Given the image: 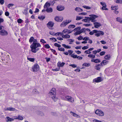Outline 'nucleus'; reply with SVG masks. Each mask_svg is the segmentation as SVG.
<instances>
[{"label": "nucleus", "mask_w": 122, "mask_h": 122, "mask_svg": "<svg viewBox=\"0 0 122 122\" xmlns=\"http://www.w3.org/2000/svg\"><path fill=\"white\" fill-rule=\"evenodd\" d=\"M37 40L34 39L33 44L30 45L31 51L32 52L36 53L40 49L38 47L41 46V45L39 43H37Z\"/></svg>", "instance_id": "nucleus-1"}, {"label": "nucleus", "mask_w": 122, "mask_h": 122, "mask_svg": "<svg viewBox=\"0 0 122 122\" xmlns=\"http://www.w3.org/2000/svg\"><path fill=\"white\" fill-rule=\"evenodd\" d=\"M56 92L55 89L53 88L49 93V96L52 98L55 102H56L58 100L57 98L56 97Z\"/></svg>", "instance_id": "nucleus-2"}, {"label": "nucleus", "mask_w": 122, "mask_h": 122, "mask_svg": "<svg viewBox=\"0 0 122 122\" xmlns=\"http://www.w3.org/2000/svg\"><path fill=\"white\" fill-rule=\"evenodd\" d=\"M39 66L37 64H36L34 65L32 67L33 71L36 72L38 71L39 70Z\"/></svg>", "instance_id": "nucleus-3"}, {"label": "nucleus", "mask_w": 122, "mask_h": 122, "mask_svg": "<svg viewBox=\"0 0 122 122\" xmlns=\"http://www.w3.org/2000/svg\"><path fill=\"white\" fill-rule=\"evenodd\" d=\"M102 80L103 79L101 77H98L94 79L93 80V82L98 83L101 82Z\"/></svg>", "instance_id": "nucleus-4"}, {"label": "nucleus", "mask_w": 122, "mask_h": 122, "mask_svg": "<svg viewBox=\"0 0 122 122\" xmlns=\"http://www.w3.org/2000/svg\"><path fill=\"white\" fill-rule=\"evenodd\" d=\"M0 31V35L2 36H6L8 35V33L7 31L2 29Z\"/></svg>", "instance_id": "nucleus-5"}, {"label": "nucleus", "mask_w": 122, "mask_h": 122, "mask_svg": "<svg viewBox=\"0 0 122 122\" xmlns=\"http://www.w3.org/2000/svg\"><path fill=\"white\" fill-rule=\"evenodd\" d=\"M63 19V18L62 16H56L55 18V20L58 22H61Z\"/></svg>", "instance_id": "nucleus-6"}, {"label": "nucleus", "mask_w": 122, "mask_h": 122, "mask_svg": "<svg viewBox=\"0 0 122 122\" xmlns=\"http://www.w3.org/2000/svg\"><path fill=\"white\" fill-rule=\"evenodd\" d=\"M97 33L95 34V36H97L98 37L100 36V35H103L104 34V32L102 31H98L97 30Z\"/></svg>", "instance_id": "nucleus-7"}, {"label": "nucleus", "mask_w": 122, "mask_h": 122, "mask_svg": "<svg viewBox=\"0 0 122 122\" xmlns=\"http://www.w3.org/2000/svg\"><path fill=\"white\" fill-rule=\"evenodd\" d=\"M65 98L67 101L71 102H72L74 101V99L70 96H66V97Z\"/></svg>", "instance_id": "nucleus-8"}, {"label": "nucleus", "mask_w": 122, "mask_h": 122, "mask_svg": "<svg viewBox=\"0 0 122 122\" xmlns=\"http://www.w3.org/2000/svg\"><path fill=\"white\" fill-rule=\"evenodd\" d=\"M64 7L63 6H58L56 7L58 11H61L64 9Z\"/></svg>", "instance_id": "nucleus-9"}, {"label": "nucleus", "mask_w": 122, "mask_h": 122, "mask_svg": "<svg viewBox=\"0 0 122 122\" xmlns=\"http://www.w3.org/2000/svg\"><path fill=\"white\" fill-rule=\"evenodd\" d=\"M102 65L100 64H96L95 66V68L97 70L99 71Z\"/></svg>", "instance_id": "nucleus-10"}, {"label": "nucleus", "mask_w": 122, "mask_h": 122, "mask_svg": "<svg viewBox=\"0 0 122 122\" xmlns=\"http://www.w3.org/2000/svg\"><path fill=\"white\" fill-rule=\"evenodd\" d=\"M15 109V108L12 107H5L4 108V110L5 111H13Z\"/></svg>", "instance_id": "nucleus-11"}, {"label": "nucleus", "mask_w": 122, "mask_h": 122, "mask_svg": "<svg viewBox=\"0 0 122 122\" xmlns=\"http://www.w3.org/2000/svg\"><path fill=\"white\" fill-rule=\"evenodd\" d=\"M54 23L52 21H50L47 24V26L48 27H52L54 25Z\"/></svg>", "instance_id": "nucleus-12"}, {"label": "nucleus", "mask_w": 122, "mask_h": 122, "mask_svg": "<svg viewBox=\"0 0 122 122\" xmlns=\"http://www.w3.org/2000/svg\"><path fill=\"white\" fill-rule=\"evenodd\" d=\"M108 62V61L106 60H103L102 61L101 63V64L102 65V66L104 65H106Z\"/></svg>", "instance_id": "nucleus-13"}, {"label": "nucleus", "mask_w": 122, "mask_h": 122, "mask_svg": "<svg viewBox=\"0 0 122 122\" xmlns=\"http://www.w3.org/2000/svg\"><path fill=\"white\" fill-rule=\"evenodd\" d=\"M93 24L95 25L94 26L95 27L97 28H98L101 26V24L97 22H95Z\"/></svg>", "instance_id": "nucleus-14"}, {"label": "nucleus", "mask_w": 122, "mask_h": 122, "mask_svg": "<svg viewBox=\"0 0 122 122\" xmlns=\"http://www.w3.org/2000/svg\"><path fill=\"white\" fill-rule=\"evenodd\" d=\"M6 118V121L7 122H12L14 120V119L11 118L9 117H7Z\"/></svg>", "instance_id": "nucleus-15"}, {"label": "nucleus", "mask_w": 122, "mask_h": 122, "mask_svg": "<svg viewBox=\"0 0 122 122\" xmlns=\"http://www.w3.org/2000/svg\"><path fill=\"white\" fill-rule=\"evenodd\" d=\"M46 11L48 13H51L52 12V9L51 7L47 8L46 10Z\"/></svg>", "instance_id": "nucleus-16"}, {"label": "nucleus", "mask_w": 122, "mask_h": 122, "mask_svg": "<svg viewBox=\"0 0 122 122\" xmlns=\"http://www.w3.org/2000/svg\"><path fill=\"white\" fill-rule=\"evenodd\" d=\"M90 18L91 20L93 19L95 20L96 18L97 17V15H90Z\"/></svg>", "instance_id": "nucleus-17"}, {"label": "nucleus", "mask_w": 122, "mask_h": 122, "mask_svg": "<svg viewBox=\"0 0 122 122\" xmlns=\"http://www.w3.org/2000/svg\"><path fill=\"white\" fill-rule=\"evenodd\" d=\"M50 6V4L47 2H46L44 6V9L48 8Z\"/></svg>", "instance_id": "nucleus-18"}, {"label": "nucleus", "mask_w": 122, "mask_h": 122, "mask_svg": "<svg viewBox=\"0 0 122 122\" xmlns=\"http://www.w3.org/2000/svg\"><path fill=\"white\" fill-rule=\"evenodd\" d=\"M116 21L122 24V18L120 17H117L116 19Z\"/></svg>", "instance_id": "nucleus-19"}, {"label": "nucleus", "mask_w": 122, "mask_h": 122, "mask_svg": "<svg viewBox=\"0 0 122 122\" xmlns=\"http://www.w3.org/2000/svg\"><path fill=\"white\" fill-rule=\"evenodd\" d=\"M62 37L64 38L67 39L69 38L70 37V36L68 34H66L62 35Z\"/></svg>", "instance_id": "nucleus-20"}, {"label": "nucleus", "mask_w": 122, "mask_h": 122, "mask_svg": "<svg viewBox=\"0 0 122 122\" xmlns=\"http://www.w3.org/2000/svg\"><path fill=\"white\" fill-rule=\"evenodd\" d=\"M75 10L78 12H81L83 11V10L79 7H77L75 9Z\"/></svg>", "instance_id": "nucleus-21"}, {"label": "nucleus", "mask_w": 122, "mask_h": 122, "mask_svg": "<svg viewBox=\"0 0 122 122\" xmlns=\"http://www.w3.org/2000/svg\"><path fill=\"white\" fill-rule=\"evenodd\" d=\"M97 30H94L92 31H91L89 33V34L90 35H93L95 33H97Z\"/></svg>", "instance_id": "nucleus-22"}, {"label": "nucleus", "mask_w": 122, "mask_h": 122, "mask_svg": "<svg viewBox=\"0 0 122 122\" xmlns=\"http://www.w3.org/2000/svg\"><path fill=\"white\" fill-rule=\"evenodd\" d=\"M67 24V22L64 21L61 24V27H64Z\"/></svg>", "instance_id": "nucleus-23"}, {"label": "nucleus", "mask_w": 122, "mask_h": 122, "mask_svg": "<svg viewBox=\"0 0 122 122\" xmlns=\"http://www.w3.org/2000/svg\"><path fill=\"white\" fill-rule=\"evenodd\" d=\"M70 114L74 116L75 117H77V118H79L78 117H79V116H78L74 112H72L71 111L70 112Z\"/></svg>", "instance_id": "nucleus-24"}, {"label": "nucleus", "mask_w": 122, "mask_h": 122, "mask_svg": "<svg viewBox=\"0 0 122 122\" xmlns=\"http://www.w3.org/2000/svg\"><path fill=\"white\" fill-rule=\"evenodd\" d=\"M15 119H17L19 120H22L23 119V117L21 116H20V115H18L17 117H16L15 118Z\"/></svg>", "instance_id": "nucleus-25"}, {"label": "nucleus", "mask_w": 122, "mask_h": 122, "mask_svg": "<svg viewBox=\"0 0 122 122\" xmlns=\"http://www.w3.org/2000/svg\"><path fill=\"white\" fill-rule=\"evenodd\" d=\"M111 58L110 55H107L105 56L104 58L106 60H109Z\"/></svg>", "instance_id": "nucleus-26"}, {"label": "nucleus", "mask_w": 122, "mask_h": 122, "mask_svg": "<svg viewBox=\"0 0 122 122\" xmlns=\"http://www.w3.org/2000/svg\"><path fill=\"white\" fill-rule=\"evenodd\" d=\"M37 113L38 115L41 116H43L44 115V113L40 111H38L37 112Z\"/></svg>", "instance_id": "nucleus-27"}, {"label": "nucleus", "mask_w": 122, "mask_h": 122, "mask_svg": "<svg viewBox=\"0 0 122 122\" xmlns=\"http://www.w3.org/2000/svg\"><path fill=\"white\" fill-rule=\"evenodd\" d=\"M27 60L33 62L35 61V59L34 58H29L28 56H27Z\"/></svg>", "instance_id": "nucleus-28"}, {"label": "nucleus", "mask_w": 122, "mask_h": 122, "mask_svg": "<svg viewBox=\"0 0 122 122\" xmlns=\"http://www.w3.org/2000/svg\"><path fill=\"white\" fill-rule=\"evenodd\" d=\"M104 114L103 112L101 110H100L98 116H103L104 115Z\"/></svg>", "instance_id": "nucleus-29"}, {"label": "nucleus", "mask_w": 122, "mask_h": 122, "mask_svg": "<svg viewBox=\"0 0 122 122\" xmlns=\"http://www.w3.org/2000/svg\"><path fill=\"white\" fill-rule=\"evenodd\" d=\"M45 18V16H43V15L40 16H38V19L41 20H43Z\"/></svg>", "instance_id": "nucleus-30"}, {"label": "nucleus", "mask_w": 122, "mask_h": 122, "mask_svg": "<svg viewBox=\"0 0 122 122\" xmlns=\"http://www.w3.org/2000/svg\"><path fill=\"white\" fill-rule=\"evenodd\" d=\"M111 8L112 10H116L118 9V7L117 6H112L111 7Z\"/></svg>", "instance_id": "nucleus-31"}, {"label": "nucleus", "mask_w": 122, "mask_h": 122, "mask_svg": "<svg viewBox=\"0 0 122 122\" xmlns=\"http://www.w3.org/2000/svg\"><path fill=\"white\" fill-rule=\"evenodd\" d=\"M62 46L65 48L67 49H70L71 47L70 46H68L66 45L65 44H62Z\"/></svg>", "instance_id": "nucleus-32"}, {"label": "nucleus", "mask_w": 122, "mask_h": 122, "mask_svg": "<svg viewBox=\"0 0 122 122\" xmlns=\"http://www.w3.org/2000/svg\"><path fill=\"white\" fill-rule=\"evenodd\" d=\"M100 4L102 6V9H103L104 7H106L107 6L105 2H100Z\"/></svg>", "instance_id": "nucleus-33"}, {"label": "nucleus", "mask_w": 122, "mask_h": 122, "mask_svg": "<svg viewBox=\"0 0 122 122\" xmlns=\"http://www.w3.org/2000/svg\"><path fill=\"white\" fill-rule=\"evenodd\" d=\"M90 64L89 63H83L82 65L83 66H85L86 67L89 66H90Z\"/></svg>", "instance_id": "nucleus-34"}, {"label": "nucleus", "mask_w": 122, "mask_h": 122, "mask_svg": "<svg viewBox=\"0 0 122 122\" xmlns=\"http://www.w3.org/2000/svg\"><path fill=\"white\" fill-rule=\"evenodd\" d=\"M88 56L92 58H93L95 57V56L93 54H89L88 55Z\"/></svg>", "instance_id": "nucleus-35"}, {"label": "nucleus", "mask_w": 122, "mask_h": 122, "mask_svg": "<svg viewBox=\"0 0 122 122\" xmlns=\"http://www.w3.org/2000/svg\"><path fill=\"white\" fill-rule=\"evenodd\" d=\"M100 62V60L99 59H96L94 60V62L96 63H98Z\"/></svg>", "instance_id": "nucleus-36"}, {"label": "nucleus", "mask_w": 122, "mask_h": 122, "mask_svg": "<svg viewBox=\"0 0 122 122\" xmlns=\"http://www.w3.org/2000/svg\"><path fill=\"white\" fill-rule=\"evenodd\" d=\"M27 10H28L27 9H25L24 10V11L22 12L23 14L25 15L27 14V13H28Z\"/></svg>", "instance_id": "nucleus-37"}, {"label": "nucleus", "mask_w": 122, "mask_h": 122, "mask_svg": "<svg viewBox=\"0 0 122 122\" xmlns=\"http://www.w3.org/2000/svg\"><path fill=\"white\" fill-rule=\"evenodd\" d=\"M50 49L51 50V51L52 52H53V53L54 54H55L56 55H57V53H56V51L55 50H54L53 49H51V48Z\"/></svg>", "instance_id": "nucleus-38"}, {"label": "nucleus", "mask_w": 122, "mask_h": 122, "mask_svg": "<svg viewBox=\"0 0 122 122\" xmlns=\"http://www.w3.org/2000/svg\"><path fill=\"white\" fill-rule=\"evenodd\" d=\"M75 27V26L73 25H70L68 27L69 29L73 28Z\"/></svg>", "instance_id": "nucleus-39"}, {"label": "nucleus", "mask_w": 122, "mask_h": 122, "mask_svg": "<svg viewBox=\"0 0 122 122\" xmlns=\"http://www.w3.org/2000/svg\"><path fill=\"white\" fill-rule=\"evenodd\" d=\"M83 18V17L77 16L76 20H78L82 19Z\"/></svg>", "instance_id": "nucleus-40"}, {"label": "nucleus", "mask_w": 122, "mask_h": 122, "mask_svg": "<svg viewBox=\"0 0 122 122\" xmlns=\"http://www.w3.org/2000/svg\"><path fill=\"white\" fill-rule=\"evenodd\" d=\"M44 47L45 48L47 49H49L50 47V46L48 44H46L45 45Z\"/></svg>", "instance_id": "nucleus-41"}, {"label": "nucleus", "mask_w": 122, "mask_h": 122, "mask_svg": "<svg viewBox=\"0 0 122 122\" xmlns=\"http://www.w3.org/2000/svg\"><path fill=\"white\" fill-rule=\"evenodd\" d=\"M54 45L55 46L58 47L59 48L61 46L60 44H58L57 43H55L54 44Z\"/></svg>", "instance_id": "nucleus-42"}, {"label": "nucleus", "mask_w": 122, "mask_h": 122, "mask_svg": "<svg viewBox=\"0 0 122 122\" xmlns=\"http://www.w3.org/2000/svg\"><path fill=\"white\" fill-rule=\"evenodd\" d=\"M65 63L64 62L60 63L59 65L58 64V66L59 67H62L65 64Z\"/></svg>", "instance_id": "nucleus-43"}, {"label": "nucleus", "mask_w": 122, "mask_h": 122, "mask_svg": "<svg viewBox=\"0 0 122 122\" xmlns=\"http://www.w3.org/2000/svg\"><path fill=\"white\" fill-rule=\"evenodd\" d=\"M81 33L80 30H77L75 33V34L76 35H79Z\"/></svg>", "instance_id": "nucleus-44"}, {"label": "nucleus", "mask_w": 122, "mask_h": 122, "mask_svg": "<svg viewBox=\"0 0 122 122\" xmlns=\"http://www.w3.org/2000/svg\"><path fill=\"white\" fill-rule=\"evenodd\" d=\"M34 39V38L33 37H31L30 38L29 41L30 43L32 42L33 41Z\"/></svg>", "instance_id": "nucleus-45"}, {"label": "nucleus", "mask_w": 122, "mask_h": 122, "mask_svg": "<svg viewBox=\"0 0 122 122\" xmlns=\"http://www.w3.org/2000/svg\"><path fill=\"white\" fill-rule=\"evenodd\" d=\"M58 49L59 51H65V49L62 47L58 48Z\"/></svg>", "instance_id": "nucleus-46"}, {"label": "nucleus", "mask_w": 122, "mask_h": 122, "mask_svg": "<svg viewBox=\"0 0 122 122\" xmlns=\"http://www.w3.org/2000/svg\"><path fill=\"white\" fill-rule=\"evenodd\" d=\"M71 57H72L74 58H77V55H74V54H72L71 55Z\"/></svg>", "instance_id": "nucleus-47"}, {"label": "nucleus", "mask_w": 122, "mask_h": 122, "mask_svg": "<svg viewBox=\"0 0 122 122\" xmlns=\"http://www.w3.org/2000/svg\"><path fill=\"white\" fill-rule=\"evenodd\" d=\"M89 37H84V38H83L82 40H83L87 41L89 40Z\"/></svg>", "instance_id": "nucleus-48"}, {"label": "nucleus", "mask_w": 122, "mask_h": 122, "mask_svg": "<svg viewBox=\"0 0 122 122\" xmlns=\"http://www.w3.org/2000/svg\"><path fill=\"white\" fill-rule=\"evenodd\" d=\"M116 2L117 3L122 4V0H117Z\"/></svg>", "instance_id": "nucleus-49"}, {"label": "nucleus", "mask_w": 122, "mask_h": 122, "mask_svg": "<svg viewBox=\"0 0 122 122\" xmlns=\"http://www.w3.org/2000/svg\"><path fill=\"white\" fill-rule=\"evenodd\" d=\"M40 41L41 42H42L43 44L46 43V42L43 39H41Z\"/></svg>", "instance_id": "nucleus-50"}, {"label": "nucleus", "mask_w": 122, "mask_h": 122, "mask_svg": "<svg viewBox=\"0 0 122 122\" xmlns=\"http://www.w3.org/2000/svg\"><path fill=\"white\" fill-rule=\"evenodd\" d=\"M88 45H87V46H84V47H82V49L83 50H85V49H88Z\"/></svg>", "instance_id": "nucleus-51"}, {"label": "nucleus", "mask_w": 122, "mask_h": 122, "mask_svg": "<svg viewBox=\"0 0 122 122\" xmlns=\"http://www.w3.org/2000/svg\"><path fill=\"white\" fill-rule=\"evenodd\" d=\"M92 25L91 24H83V26H91V25Z\"/></svg>", "instance_id": "nucleus-52"}, {"label": "nucleus", "mask_w": 122, "mask_h": 122, "mask_svg": "<svg viewBox=\"0 0 122 122\" xmlns=\"http://www.w3.org/2000/svg\"><path fill=\"white\" fill-rule=\"evenodd\" d=\"M68 30L67 29H65L62 32L64 34H67Z\"/></svg>", "instance_id": "nucleus-53"}, {"label": "nucleus", "mask_w": 122, "mask_h": 122, "mask_svg": "<svg viewBox=\"0 0 122 122\" xmlns=\"http://www.w3.org/2000/svg\"><path fill=\"white\" fill-rule=\"evenodd\" d=\"M85 28H83L82 29H81L80 30L81 32V33H82V32H84L85 31Z\"/></svg>", "instance_id": "nucleus-54"}, {"label": "nucleus", "mask_w": 122, "mask_h": 122, "mask_svg": "<svg viewBox=\"0 0 122 122\" xmlns=\"http://www.w3.org/2000/svg\"><path fill=\"white\" fill-rule=\"evenodd\" d=\"M85 18H86V19L88 21V23L90 22V21L91 20L90 17H85Z\"/></svg>", "instance_id": "nucleus-55"}, {"label": "nucleus", "mask_w": 122, "mask_h": 122, "mask_svg": "<svg viewBox=\"0 0 122 122\" xmlns=\"http://www.w3.org/2000/svg\"><path fill=\"white\" fill-rule=\"evenodd\" d=\"M68 40L70 42L69 43V44H72V43L71 42H72L74 41V40L72 39H69Z\"/></svg>", "instance_id": "nucleus-56"}, {"label": "nucleus", "mask_w": 122, "mask_h": 122, "mask_svg": "<svg viewBox=\"0 0 122 122\" xmlns=\"http://www.w3.org/2000/svg\"><path fill=\"white\" fill-rule=\"evenodd\" d=\"M105 53V51H102L100 53V56H102L104 55Z\"/></svg>", "instance_id": "nucleus-57"}, {"label": "nucleus", "mask_w": 122, "mask_h": 122, "mask_svg": "<svg viewBox=\"0 0 122 122\" xmlns=\"http://www.w3.org/2000/svg\"><path fill=\"white\" fill-rule=\"evenodd\" d=\"M84 53L86 54H90L91 53V52L88 50L85 51Z\"/></svg>", "instance_id": "nucleus-58"}, {"label": "nucleus", "mask_w": 122, "mask_h": 122, "mask_svg": "<svg viewBox=\"0 0 122 122\" xmlns=\"http://www.w3.org/2000/svg\"><path fill=\"white\" fill-rule=\"evenodd\" d=\"M45 59L46 60V61L47 62H49L51 60V58H50L46 57L45 58Z\"/></svg>", "instance_id": "nucleus-59"}, {"label": "nucleus", "mask_w": 122, "mask_h": 122, "mask_svg": "<svg viewBox=\"0 0 122 122\" xmlns=\"http://www.w3.org/2000/svg\"><path fill=\"white\" fill-rule=\"evenodd\" d=\"M50 40H52L54 42L56 41H57V40L54 38H50Z\"/></svg>", "instance_id": "nucleus-60"}, {"label": "nucleus", "mask_w": 122, "mask_h": 122, "mask_svg": "<svg viewBox=\"0 0 122 122\" xmlns=\"http://www.w3.org/2000/svg\"><path fill=\"white\" fill-rule=\"evenodd\" d=\"M70 66H71L73 68L76 67L77 66L75 64H70L69 65Z\"/></svg>", "instance_id": "nucleus-61"}, {"label": "nucleus", "mask_w": 122, "mask_h": 122, "mask_svg": "<svg viewBox=\"0 0 122 122\" xmlns=\"http://www.w3.org/2000/svg\"><path fill=\"white\" fill-rule=\"evenodd\" d=\"M22 20L21 19H19L17 21L19 23H21L22 21Z\"/></svg>", "instance_id": "nucleus-62"}, {"label": "nucleus", "mask_w": 122, "mask_h": 122, "mask_svg": "<svg viewBox=\"0 0 122 122\" xmlns=\"http://www.w3.org/2000/svg\"><path fill=\"white\" fill-rule=\"evenodd\" d=\"M51 115L53 116H56L57 115V113L56 112H51Z\"/></svg>", "instance_id": "nucleus-63"}, {"label": "nucleus", "mask_w": 122, "mask_h": 122, "mask_svg": "<svg viewBox=\"0 0 122 122\" xmlns=\"http://www.w3.org/2000/svg\"><path fill=\"white\" fill-rule=\"evenodd\" d=\"M83 38V37L82 36H80L79 37L77 38V39L79 40H80L82 39Z\"/></svg>", "instance_id": "nucleus-64"}]
</instances>
